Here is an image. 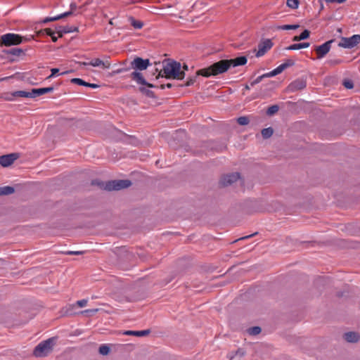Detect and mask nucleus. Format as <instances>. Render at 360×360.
<instances>
[{"instance_id": "1", "label": "nucleus", "mask_w": 360, "mask_h": 360, "mask_svg": "<svg viewBox=\"0 0 360 360\" xmlns=\"http://www.w3.org/2000/svg\"><path fill=\"white\" fill-rule=\"evenodd\" d=\"M248 59L245 56H240L233 59L221 60L211 65L210 66L199 70L198 75L208 77L216 76L226 72L231 67L244 65L247 63Z\"/></svg>"}, {"instance_id": "2", "label": "nucleus", "mask_w": 360, "mask_h": 360, "mask_svg": "<svg viewBox=\"0 0 360 360\" xmlns=\"http://www.w3.org/2000/svg\"><path fill=\"white\" fill-rule=\"evenodd\" d=\"M150 65V63L149 59H143L140 57H136L130 63V68L129 69L134 70V71L130 74V78L139 84H142L149 88L155 87L154 84L146 82L142 73L139 72V70L142 71L146 70Z\"/></svg>"}, {"instance_id": "3", "label": "nucleus", "mask_w": 360, "mask_h": 360, "mask_svg": "<svg viewBox=\"0 0 360 360\" xmlns=\"http://www.w3.org/2000/svg\"><path fill=\"white\" fill-rule=\"evenodd\" d=\"M165 77L167 79H182L185 77V72L181 71V64L172 60L164 63L163 68L156 77L157 79Z\"/></svg>"}, {"instance_id": "4", "label": "nucleus", "mask_w": 360, "mask_h": 360, "mask_svg": "<svg viewBox=\"0 0 360 360\" xmlns=\"http://www.w3.org/2000/svg\"><path fill=\"white\" fill-rule=\"evenodd\" d=\"M91 185L97 186L103 190L111 191H120L123 188H127L131 185V181L128 179H120L109 181L108 182H103L98 179L92 180Z\"/></svg>"}, {"instance_id": "5", "label": "nucleus", "mask_w": 360, "mask_h": 360, "mask_svg": "<svg viewBox=\"0 0 360 360\" xmlns=\"http://www.w3.org/2000/svg\"><path fill=\"white\" fill-rule=\"evenodd\" d=\"M33 38V36H30V37H22L20 34H14V33H7L3 34L0 37V46H11L18 45L23 41H30Z\"/></svg>"}, {"instance_id": "6", "label": "nucleus", "mask_w": 360, "mask_h": 360, "mask_svg": "<svg viewBox=\"0 0 360 360\" xmlns=\"http://www.w3.org/2000/svg\"><path fill=\"white\" fill-rule=\"evenodd\" d=\"M56 338L53 337L41 342L35 347L33 351V354L36 357L47 356L48 354L52 351L53 347L56 343Z\"/></svg>"}, {"instance_id": "7", "label": "nucleus", "mask_w": 360, "mask_h": 360, "mask_svg": "<svg viewBox=\"0 0 360 360\" xmlns=\"http://www.w3.org/2000/svg\"><path fill=\"white\" fill-rule=\"evenodd\" d=\"M360 43V34H354L350 37H342L338 46L345 49H352Z\"/></svg>"}, {"instance_id": "8", "label": "nucleus", "mask_w": 360, "mask_h": 360, "mask_svg": "<svg viewBox=\"0 0 360 360\" xmlns=\"http://www.w3.org/2000/svg\"><path fill=\"white\" fill-rule=\"evenodd\" d=\"M307 86V81L304 78H298L292 82L287 87L289 92H295L302 90Z\"/></svg>"}, {"instance_id": "9", "label": "nucleus", "mask_w": 360, "mask_h": 360, "mask_svg": "<svg viewBox=\"0 0 360 360\" xmlns=\"http://www.w3.org/2000/svg\"><path fill=\"white\" fill-rule=\"evenodd\" d=\"M333 41L334 40L331 39L316 47L315 51L317 53V58L321 59L323 58L330 51L331 44Z\"/></svg>"}, {"instance_id": "10", "label": "nucleus", "mask_w": 360, "mask_h": 360, "mask_svg": "<svg viewBox=\"0 0 360 360\" xmlns=\"http://www.w3.org/2000/svg\"><path fill=\"white\" fill-rule=\"evenodd\" d=\"M239 179L240 174L238 172H233L222 176L219 184L223 186H228L236 182Z\"/></svg>"}, {"instance_id": "11", "label": "nucleus", "mask_w": 360, "mask_h": 360, "mask_svg": "<svg viewBox=\"0 0 360 360\" xmlns=\"http://www.w3.org/2000/svg\"><path fill=\"white\" fill-rule=\"evenodd\" d=\"M19 158L18 153H10L0 156V165L4 167L11 165Z\"/></svg>"}, {"instance_id": "12", "label": "nucleus", "mask_w": 360, "mask_h": 360, "mask_svg": "<svg viewBox=\"0 0 360 360\" xmlns=\"http://www.w3.org/2000/svg\"><path fill=\"white\" fill-rule=\"evenodd\" d=\"M273 46L271 39H266L258 44V51L256 53L257 57L264 56Z\"/></svg>"}, {"instance_id": "13", "label": "nucleus", "mask_w": 360, "mask_h": 360, "mask_svg": "<svg viewBox=\"0 0 360 360\" xmlns=\"http://www.w3.org/2000/svg\"><path fill=\"white\" fill-rule=\"evenodd\" d=\"M56 33L58 34V37H62L64 34L71 33L73 32H78L77 27H69V26H58L56 27Z\"/></svg>"}, {"instance_id": "14", "label": "nucleus", "mask_w": 360, "mask_h": 360, "mask_svg": "<svg viewBox=\"0 0 360 360\" xmlns=\"http://www.w3.org/2000/svg\"><path fill=\"white\" fill-rule=\"evenodd\" d=\"M53 86L45 87V88H39V89H32L31 91L32 98H36L37 96H40L47 93L52 92L53 91Z\"/></svg>"}, {"instance_id": "15", "label": "nucleus", "mask_w": 360, "mask_h": 360, "mask_svg": "<svg viewBox=\"0 0 360 360\" xmlns=\"http://www.w3.org/2000/svg\"><path fill=\"white\" fill-rule=\"evenodd\" d=\"M89 65L93 67L102 66L103 69H109L110 68V63L108 60L103 61L100 58H94L89 62Z\"/></svg>"}, {"instance_id": "16", "label": "nucleus", "mask_w": 360, "mask_h": 360, "mask_svg": "<svg viewBox=\"0 0 360 360\" xmlns=\"http://www.w3.org/2000/svg\"><path fill=\"white\" fill-rule=\"evenodd\" d=\"M344 338L348 342H356L359 340L360 336L356 332H347L344 334Z\"/></svg>"}, {"instance_id": "17", "label": "nucleus", "mask_w": 360, "mask_h": 360, "mask_svg": "<svg viewBox=\"0 0 360 360\" xmlns=\"http://www.w3.org/2000/svg\"><path fill=\"white\" fill-rule=\"evenodd\" d=\"M150 333V330L149 329H147L143 330H126L123 333V334L127 335L141 337L148 335Z\"/></svg>"}, {"instance_id": "18", "label": "nucleus", "mask_w": 360, "mask_h": 360, "mask_svg": "<svg viewBox=\"0 0 360 360\" xmlns=\"http://www.w3.org/2000/svg\"><path fill=\"white\" fill-rule=\"evenodd\" d=\"M309 42H303V43H299V44H293L288 47L285 48L286 50L289 51H294V50H298L301 49H305L309 46Z\"/></svg>"}, {"instance_id": "19", "label": "nucleus", "mask_w": 360, "mask_h": 360, "mask_svg": "<svg viewBox=\"0 0 360 360\" xmlns=\"http://www.w3.org/2000/svg\"><path fill=\"white\" fill-rule=\"evenodd\" d=\"M128 21L135 29H141L143 26V22L140 20H136L134 17H128Z\"/></svg>"}, {"instance_id": "20", "label": "nucleus", "mask_w": 360, "mask_h": 360, "mask_svg": "<svg viewBox=\"0 0 360 360\" xmlns=\"http://www.w3.org/2000/svg\"><path fill=\"white\" fill-rule=\"evenodd\" d=\"M310 32L308 30H304L300 35L295 36L292 38L293 41H298L301 40H304L309 37Z\"/></svg>"}, {"instance_id": "21", "label": "nucleus", "mask_w": 360, "mask_h": 360, "mask_svg": "<svg viewBox=\"0 0 360 360\" xmlns=\"http://www.w3.org/2000/svg\"><path fill=\"white\" fill-rule=\"evenodd\" d=\"M15 189L13 187L10 186H6L0 187V195H7L13 193Z\"/></svg>"}, {"instance_id": "22", "label": "nucleus", "mask_w": 360, "mask_h": 360, "mask_svg": "<svg viewBox=\"0 0 360 360\" xmlns=\"http://www.w3.org/2000/svg\"><path fill=\"white\" fill-rule=\"evenodd\" d=\"M13 95L16 97H23V98H32L31 91H16L13 92Z\"/></svg>"}, {"instance_id": "23", "label": "nucleus", "mask_w": 360, "mask_h": 360, "mask_svg": "<svg viewBox=\"0 0 360 360\" xmlns=\"http://www.w3.org/2000/svg\"><path fill=\"white\" fill-rule=\"evenodd\" d=\"M262 137L265 139L270 138L274 134V129L271 127L263 129L261 131Z\"/></svg>"}, {"instance_id": "24", "label": "nucleus", "mask_w": 360, "mask_h": 360, "mask_svg": "<svg viewBox=\"0 0 360 360\" xmlns=\"http://www.w3.org/2000/svg\"><path fill=\"white\" fill-rule=\"evenodd\" d=\"M139 90L140 92H141L143 94L146 95V96L149 97V98H154L155 97V94L153 91H152L151 90L147 89L146 87L145 86H140L139 88Z\"/></svg>"}, {"instance_id": "25", "label": "nucleus", "mask_w": 360, "mask_h": 360, "mask_svg": "<svg viewBox=\"0 0 360 360\" xmlns=\"http://www.w3.org/2000/svg\"><path fill=\"white\" fill-rule=\"evenodd\" d=\"M6 53L8 54H11L12 56H19L22 53H23V50L20 48H12L11 49L6 51Z\"/></svg>"}, {"instance_id": "26", "label": "nucleus", "mask_w": 360, "mask_h": 360, "mask_svg": "<svg viewBox=\"0 0 360 360\" xmlns=\"http://www.w3.org/2000/svg\"><path fill=\"white\" fill-rule=\"evenodd\" d=\"M279 110V107L278 105H273L268 108L266 110V114L269 116H271L274 114H276Z\"/></svg>"}, {"instance_id": "27", "label": "nucleus", "mask_w": 360, "mask_h": 360, "mask_svg": "<svg viewBox=\"0 0 360 360\" xmlns=\"http://www.w3.org/2000/svg\"><path fill=\"white\" fill-rule=\"evenodd\" d=\"M198 75V72H197L195 75L190 77L184 84H181V86H192L195 82Z\"/></svg>"}, {"instance_id": "28", "label": "nucleus", "mask_w": 360, "mask_h": 360, "mask_svg": "<svg viewBox=\"0 0 360 360\" xmlns=\"http://www.w3.org/2000/svg\"><path fill=\"white\" fill-rule=\"evenodd\" d=\"M286 4L289 8L296 9L299 6V0H287Z\"/></svg>"}, {"instance_id": "29", "label": "nucleus", "mask_w": 360, "mask_h": 360, "mask_svg": "<svg viewBox=\"0 0 360 360\" xmlns=\"http://www.w3.org/2000/svg\"><path fill=\"white\" fill-rule=\"evenodd\" d=\"M262 329L259 326H254L248 329V333L251 335H256L261 333Z\"/></svg>"}, {"instance_id": "30", "label": "nucleus", "mask_w": 360, "mask_h": 360, "mask_svg": "<svg viewBox=\"0 0 360 360\" xmlns=\"http://www.w3.org/2000/svg\"><path fill=\"white\" fill-rule=\"evenodd\" d=\"M110 347L106 345H102L99 347V353L102 355H107L110 352Z\"/></svg>"}, {"instance_id": "31", "label": "nucleus", "mask_w": 360, "mask_h": 360, "mask_svg": "<svg viewBox=\"0 0 360 360\" xmlns=\"http://www.w3.org/2000/svg\"><path fill=\"white\" fill-rule=\"evenodd\" d=\"M237 122L242 126L247 125L249 123V118L246 116L239 117L237 119Z\"/></svg>"}, {"instance_id": "32", "label": "nucleus", "mask_w": 360, "mask_h": 360, "mask_svg": "<svg viewBox=\"0 0 360 360\" xmlns=\"http://www.w3.org/2000/svg\"><path fill=\"white\" fill-rule=\"evenodd\" d=\"M71 82L73 84H78L79 86H86V84L88 82H85L84 80L80 79V78H73L71 79Z\"/></svg>"}, {"instance_id": "33", "label": "nucleus", "mask_w": 360, "mask_h": 360, "mask_svg": "<svg viewBox=\"0 0 360 360\" xmlns=\"http://www.w3.org/2000/svg\"><path fill=\"white\" fill-rule=\"evenodd\" d=\"M343 63V60L341 59H330L327 60V63L330 66H335Z\"/></svg>"}, {"instance_id": "34", "label": "nucleus", "mask_w": 360, "mask_h": 360, "mask_svg": "<svg viewBox=\"0 0 360 360\" xmlns=\"http://www.w3.org/2000/svg\"><path fill=\"white\" fill-rule=\"evenodd\" d=\"M299 27L298 25H284L282 26H280L278 29L283 30H295Z\"/></svg>"}, {"instance_id": "35", "label": "nucleus", "mask_w": 360, "mask_h": 360, "mask_svg": "<svg viewBox=\"0 0 360 360\" xmlns=\"http://www.w3.org/2000/svg\"><path fill=\"white\" fill-rule=\"evenodd\" d=\"M343 86L348 89H351L354 87V84L352 80L349 79H345L342 82Z\"/></svg>"}, {"instance_id": "36", "label": "nucleus", "mask_w": 360, "mask_h": 360, "mask_svg": "<svg viewBox=\"0 0 360 360\" xmlns=\"http://www.w3.org/2000/svg\"><path fill=\"white\" fill-rule=\"evenodd\" d=\"M15 96L13 95V92L6 93L4 96V98L6 101H12L15 100Z\"/></svg>"}, {"instance_id": "37", "label": "nucleus", "mask_w": 360, "mask_h": 360, "mask_svg": "<svg viewBox=\"0 0 360 360\" xmlns=\"http://www.w3.org/2000/svg\"><path fill=\"white\" fill-rule=\"evenodd\" d=\"M264 79V76H259L255 80L250 82V86H253L257 84H259Z\"/></svg>"}, {"instance_id": "38", "label": "nucleus", "mask_w": 360, "mask_h": 360, "mask_svg": "<svg viewBox=\"0 0 360 360\" xmlns=\"http://www.w3.org/2000/svg\"><path fill=\"white\" fill-rule=\"evenodd\" d=\"M88 300L86 299L80 300L77 301L76 304L79 307H84L86 305Z\"/></svg>"}, {"instance_id": "39", "label": "nucleus", "mask_w": 360, "mask_h": 360, "mask_svg": "<svg viewBox=\"0 0 360 360\" xmlns=\"http://www.w3.org/2000/svg\"><path fill=\"white\" fill-rule=\"evenodd\" d=\"M285 65L286 68L292 67L295 65V60L293 59H287L283 63Z\"/></svg>"}, {"instance_id": "40", "label": "nucleus", "mask_w": 360, "mask_h": 360, "mask_svg": "<svg viewBox=\"0 0 360 360\" xmlns=\"http://www.w3.org/2000/svg\"><path fill=\"white\" fill-rule=\"evenodd\" d=\"M84 252L83 251H67L65 254L68 255H80L84 254Z\"/></svg>"}, {"instance_id": "41", "label": "nucleus", "mask_w": 360, "mask_h": 360, "mask_svg": "<svg viewBox=\"0 0 360 360\" xmlns=\"http://www.w3.org/2000/svg\"><path fill=\"white\" fill-rule=\"evenodd\" d=\"M42 32H45L46 35L50 37H51L56 32V31L55 32L52 30L51 28H46L44 30H42Z\"/></svg>"}, {"instance_id": "42", "label": "nucleus", "mask_w": 360, "mask_h": 360, "mask_svg": "<svg viewBox=\"0 0 360 360\" xmlns=\"http://www.w3.org/2000/svg\"><path fill=\"white\" fill-rule=\"evenodd\" d=\"M155 88L158 87V86H156V85H155ZM165 87L170 89V88L172 87V84L171 83H167L166 84H161L159 86V88L161 89H164Z\"/></svg>"}, {"instance_id": "43", "label": "nucleus", "mask_w": 360, "mask_h": 360, "mask_svg": "<svg viewBox=\"0 0 360 360\" xmlns=\"http://www.w3.org/2000/svg\"><path fill=\"white\" fill-rule=\"evenodd\" d=\"M257 234V232H255L252 234H250V235H248V236H243V237H241L239 239L235 240V242L238 241V240H245V239H248V238H250L251 237L255 236Z\"/></svg>"}, {"instance_id": "44", "label": "nucleus", "mask_w": 360, "mask_h": 360, "mask_svg": "<svg viewBox=\"0 0 360 360\" xmlns=\"http://www.w3.org/2000/svg\"><path fill=\"white\" fill-rule=\"evenodd\" d=\"M70 11H72V13H74L77 9V6L76 3L72 2L70 5Z\"/></svg>"}, {"instance_id": "45", "label": "nucleus", "mask_w": 360, "mask_h": 360, "mask_svg": "<svg viewBox=\"0 0 360 360\" xmlns=\"http://www.w3.org/2000/svg\"><path fill=\"white\" fill-rule=\"evenodd\" d=\"M51 71V74L48 78L52 77L55 76L57 73H58L59 69L58 68H52Z\"/></svg>"}, {"instance_id": "46", "label": "nucleus", "mask_w": 360, "mask_h": 360, "mask_svg": "<svg viewBox=\"0 0 360 360\" xmlns=\"http://www.w3.org/2000/svg\"><path fill=\"white\" fill-rule=\"evenodd\" d=\"M74 13H72V11H71L70 10L69 11H67V12H65L63 13H62V18H65V17H68V16H70L72 15H73Z\"/></svg>"}, {"instance_id": "47", "label": "nucleus", "mask_w": 360, "mask_h": 360, "mask_svg": "<svg viewBox=\"0 0 360 360\" xmlns=\"http://www.w3.org/2000/svg\"><path fill=\"white\" fill-rule=\"evenodd\" d=\"M98 310V309H86V310L84 311L83 313H90L91 314H94L96 312H97Z\"/></svg>"}, {"instance_id": "48", "label": "nucleus", "mask_w": 360, "mask_h": 360, "mask_svg": "<svg viewBox=\"0 0 360 360\" xmlns=\"http://www.w3.org/2000/svg\"><path fill=\"white\" fill-rule=\"evenodd\" d=\"M273 71V73L274 75V76L280 74L282 72V71L281 70L280 68L278 66L276 68H275L274 70H272Z\"/></svg>"}, {"instance_id": "49", "label": "nucleus", "mask_w": 360, "mask_h": 360, "mask_svg": "<svg viewBox=\"0 0 360 360\" xmlns=\"http://www.w3.org/2000/svg\"><path fill=\"white\" fill-rule=\"evenodd\" d=\"M86 86L92 88V89H96V88L99 87V85H98L96 84H93V83H89L88 82V84H86Z\"/></svg>"}, {"instance_id": "50", "label": "nucleus", "mask_w": 360, "mask_h": 360, "mask_svg": "<svg viewBox=\"0 0 360 360\" xmlns=\"http://www.w3.org/2000/svg\"><path fill=\"white\" fill-rule=\"evenodd\" d=\"M51 21H56V20H58L63 18L61 14L58 15L54 16V17H51Z\"/></svg>"}, {"instance_id": "51", "label": "nucleus", "mask_w": 360, "mask_h": 360, "mask_svg": "<svg viewBox=\"0 0 360 360\" xmlns=\"http://www.w3.org/2000/svg\"><path fill=\"white\" fill-rule=\"evenodd\" d=\"M272 73H273V71L271 70V72H269L268 73H266V74H264L262 76H264V78L274 77V75L272 74Z\"/></svg>"}, {"instance_id": "52", "label": "nucleus", "mask_w": 360, "mask_h": 360, "mask_svg": "<svg viewBox=\"0 0 360 360\" xmlns=\"http://www.w3.org/2000/svg\"><path fill=\"white\" fill-rule=\"evenodd\" d=\"M328 2H330V3H338V4H341V3H343L345 2L346 0H326Z\"/></svg>"}, {"instance_id": "53", "label": "nucleus", "mask_w": 360, "mask_h": 360, "mask_svg": "<svg viewBox=\"0 0 360 360\" xmlns=\"http://www.w3.org/2000/svg\"><path fill=\"white\" fill-rule=\"evenodd\" d=\"M49 22H52L51 21V17H46V18H44L42 21L43 23H47Z\"/></svg>"}, {"instance_id": "54", "label": "nucleus", "mask_w": 360, "mask_h": 360, "mask_svg": "<svg viewBox=\"0 0 360 360\" xmlns=\"http://www.w3.org/2000/svg\"><path fill=\"white\" fill-rule=\"evenodd\" d=\"M278 67L280 68L282 72L287 68L284 63L281 64L280 65H278Z\"/></svg>"}, {"instance_id": "55", "label": "nucleus", "mask_w": 360, "mask_h": 360, "mask_svg": "<svg viewBox=\"0 0 360 360\" xmlns=\"http://www.w3.org/2000/svg\"><path fill=\"white\" fill-rule=\"evenodd\" d=\"M51 37V39H52V41H53V42H56V41H57V40H58V37H56V36H55V34H53V35H52Z\"/></svg>"}, {"instance_id": "56", "label": "nucleus", "mask_w": 360, "mask_h": 360, "mask_svg": "<svg viewBox=\"0 0 360 360\" xmlns=\"http://www.w3.org/2000/svg\"><path fill=\"white\" fill-rule=\"evenodd\" d=\"M79 64H80L81 65H84V66H86V65H89V63H86V62H79Z\"/></svg>"}, {"instance_id": "57", "label": "nucleus", "mask_w": 360, "mask_h": 360, "mask_svg": "<svg viewBox=\"0 0 360 360\" xmlns=\"http://www.w3.org/2000/svg\"><path fill=\"white\" fill-rule=\"evenodd\" d=\"M188 70V65H186V64H184V65H183V70H182V71H184V72L185 70Z\"/></svg>"}, {"instance_id": "58", "label": "nucleus", "mask_w": 360, "mask_h": 360, "mask_svg": "<svg viewBox=\"0 0 360 360\" xmlns=\"http://www.w3.org/2000/svg\"><path fill=\"white\" fill-rule=\"evenodd\" d=\"M250 86H251L250 84L249 85V84H247L245 85V88L244 89H245V90H250Z\"/></svg>"}, {"instance_id": "59", "label": "nucleus", "mask_w": 360, "mask_h": 360, "mask_svg": "<svg viewBox=\"0 0 360 360\" xmlns=\"http://www.w3.org/2000/svg\"><path fill=\"white\" fill-rule=\"evenodd\" d=\"M128 69H119L117 70V73H120V72H122L124 70H127Z\"/></svg>"}, {"instance_id": "60", "label": "nucleus", "mask_w": 360, "mask_h": 360, "mask_svg": "<svg viewBox=\"0 0 360 360\" xmlns=\"http://www.w3.org/2000/svg\"><path fill=\"white\" fill-rule=\"evenodd\" d=\"M233 358V354H231L230 356V359H232Z\"/></svg>"}, {"instance_id": "61", "label": "nucleus", "mask_w": 360, "mask_h": 360, "mask_svg": "<svg viewBox=\"0 0 360 360\" xmlns=\"http://www.w3.org/2000/svg\"><path fill=\"white\" fill-rule=\"evenodd\" d=\"M66 73H68V72H62L60 75H65V74H66Z\"/></svg>"}]
</instances>
